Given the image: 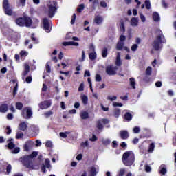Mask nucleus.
<instances>
[{"instance_id":"58","label":"nucleus","mask_w":176,"mask_h":176,"mask_svg":"<svg viewBox=\"0 0 176 176\" xmlns=\"http://www.w3.org/2000/svg\"><path fill=\"white\" fill-rule=\"evenodd\" d=\"M113 107H114L115 108H116V107H123V104L116 102L113 103Z\"/></svg>"},{"instance_id":"26","label":"nucleus","mask_w":176,"mask_h":176,"mask_svg":"<svg viewBox=\"0 0 176 176\" xmlns=\"http://www.w3.org/2000/svg\"><path fill=\"white\" fill-rule=\"evenodd\" d=\"M120 28L121 32H125V31H126V28L124 27V21H120Z\"/></svg>"},{"instance_id":"4","label":"nucleus","mask_w":176,"mask_h":176,"mask_svg":"<svg viewBox=\"0 0 176 176\" xmlns=\"http://www.w3.org/2000/svg\"><path fill=\"white\" fill-rule=\"evenodd\" d=\"M19 160L26 168H34V160H32L28 155L21 157Z\"/></svg>"},{"instance_id":"20","label":"nucleus","mask_w":176,"mask_h":176,"mask_svg":"<svg viewBox=\"0 0 176 176\" xmlns=\"http://www.w3.org/2000/svg\"><path fill=\"white\" fill-rule=\"evenodd\" d=\"M153 19L155 21H160V15L159 14L158 12H154L153 13Z\"/></svg>"},{"instance_id":"48","label":"nucleus","mask_w":176,"mask_h":176,"mask_svg":"<svg viewBox=\"0 0 176 176\" xmlns=\"http://www.w3.org/2000/svg\"><path fill=\"white\" fill-rule=\"evenodd\" d=\"M102 80V78L101 77V75L96 74V82H101Z\"/></svg>"},{"instance_id":"44","label":"nucleus","mask_w":176,"mask_h":176,"mask_svg":"<svg viewBox=\"0 0 176 176\" xmlns=\"http://www.w3.org/2000/svg\"><path fill=\"white\" fill-rule=\"evenodd\" d=\"M160 173L162 175H166V174L167 173V169L166 168L163 167L160 169Z\"/></svg>"},{"instance_id":"28","label":"nucleus","mask_w":176,"mask_h":176,"mask_svg":"<svg viewBox=\"0 0 176 176\" xmlns=\"http://www.w3.org/2000/svg\"><path fill=\"white\" fill-rule=\"evenodd\" d=\"M130 86L132 88L135 89V79L134 78H129Z\"/></svg>"},{"instance_id":"14","label":"nucleus","mask_w":176,"mask_h":176,"mask_svg":"<svg viewBox=\"0 0 176 176\" xmlns=\"http://www.w3.org/2000/svg\"><path fill=\"white\" fill-rule=\"evenodd\" d=\"M23 111H26V118L27 119H31V118H32V110L31 109V107H25Z\"/></svg>"},{"instance_id":"50","label":"nucleus","mask_w":176,"mask_h":176,"mask_svg":"<svg viewBox=\"0 0 176 176\" xmlns=\"http://www.w3.org/2000/svg\"><path fill=\"white\" fill-rule=\"evenodd\" d=\"M102 144L103 145H109V144H111V140H109V139H106V140H102Z\"/></svg>"},{"instance_id":"10","label":"nucleus","mask_w":176,"mask_h":176,"mask_svg":"<svg viewBox=\"0 0 176 176\" xmlns=\"http://www.w3.org/2000/svg\"><path fill=\"white\" fill-rule=\"evenodd\" d=\"M50 107H52V102L49 100L41 102L39 104L40 109H47V108H50Z\"/></svg>"},{"instance_id":"7","label":"nucleus","mask_w":176,"mask_h":176,"mask_svg":"<svg viewBox=\"0 0 176 176\" xmlns=\"http://www.w3.org/2000/svg\"><path fill=\"white\" fill-rule=\"evenodd\" d=\"M118 68L116 66H113L112 65H108L106 67V74L109 76H112L113 75H116L118 74Z\"/></svg>"},{"instance_id":"59","label":"nucleus","mask_w":176,"mask_h":176,"mask_svg":"<svg viewBox=\"0 0 176 176\" xmlns=\"http://www.w3.org/2000/svg\"><path fill=\"white\" fill-rule=\"evenodd\" d=\"M52 115H53V111H52L45 113V116L46 118H50V116H52Z\"/></svg>"},{"instance_id":"62","label":"nucleus","mask_w":176,"mask_h":176,"mask_svg":"<svg viewBox=\"0 0 176 176\" xmlns=\"http://www.w3.org/2000/svg\"><path fill=\"white\" fill-rule=\"evenodd\" d=\"M120 146H121V148H122V149H126V148H127V144H126V142H123L120 144Z\"/></svg>"},{"instance_id":"61","label":"nucleus","mask_w":176,"mask_h":176,"mask_svg":"<svg viewBox=\"0 0 176 176\" xmlns=\"http://www.w3.org/2000/svg\"><path fill=\"white\" fill-rule=\"evenodd\" d=\"M126 41V36L124 35H121L120 36V41L119 42H124Z\"/></svg>"},{"instance_id":"24","label":"nucleus","mask_w":176,"mask_h":176,"mask_svg":"<svg viewBox=\"0 0 176 176\" xmlns=\"http://www.w3.org/2000/svg\"><path fill=\"white\" fill-rule=\"evenodd\" d=\"M89 60H91L92 61L96 60V58H97V53H96V52L89 53Z\"/></svg>"},{"instance_id":"31","label":"nucleus","mask_w":176,"mask_h":176,"mask_svg":"<svg viewBox=\"0 0 176 176\" xmlns=\"http://www.w3.org/2000/svg\"><path fill=\"white\" fill-rule=\"evenodd\" d=\"M113 116H115V118H119V116H120V109H114Z\"/></svg>"},{"instance_id":"41","label":"nucleus","mask_w":176,"mask_h":176,"mask_svg":"<svg viewBox=\"0 0 176 176\" xmlns=\"http://www.w3.org/2000/svg\"><path fill=\"white\" fill-rule=\"evenodd\" d=\"M45 146L46 148H53V143L52 142V141L48 140L45 143Z\"/></svg>"},{"instance_id":"2","label":"nucleus","mask_w":176,"mask_h":176,"mask_svg":"<svg viewBox=\"0 0 176 176\" xmlns=\"http://www.w3.org/2000/svg\"><path fill=\"white\" fill-rule=\"evenodd\" d=\"M15 23L19 27L30 28L32 25V19L28 16H19L15 20Z\"/></svg>"},{"instance_id":"3","label":"nucleus","mask_w":176,"mask_h":176,"mask_svg":"<svg viewBox=\"0 0 176 176\" xmlns=\"http://www.w3.org/2000/svg\"><path fill=\"white\" fill-rule=\"evenodd\" d=\"M161 43H166V38H164L163 33L157 36L155 40L153 42V47L156 52L160 50V49L163 47V45H161Z\"/></svg>"},{"instance_id":"56","label":"nucleus","mask_w":176,"mask_h":176,"mask_svg":"<svg viewBox=\"0 0 176 176\" xmlns=\"http://www.w3.org/2000/svg\"><path fill=\"white\" fill-rule=\"evenodd\" d=\"M85 58H86V55L85 54V51H82V58L79 59V61L82 62Z\"/></svg>"},{"instance_id":"16","label":"nucleus","mask_w":176,"mask_h":176,"mask_svg":"<svg viewBox=\"0 0 176 176\" xmlns=\"http://www.w3.org/2000/svg\"><path fill=\"white\" fill-rule=\"evenodd\" d=\"M116 67L122 66V60L120 59V53L118 52L116 60Z\"/></svg>"},{"instance_id":"17","label":"nucleus","mask_w":176,"mask_h":176,"mask_svg":"<svg viewBox=\"0 0 176 176\" xmlns=\"http://www.w3.org/2000/svg\"><path fill=\"white\" fill-rule=\"evenodd\" d=\"M80 116L82 120H86V119H89V113L87 111H82L80 113Z\"/></svg>"},{"instance_id":"49","label":"nucleus","mask_w":176,"mask_h":176,"mask_svg":"<svg viewBox=\"0 0 176 176\" xmlns=\"http://www.w3.org/2000/svg\"><path fill=\"white\" fill-rule=\"evenodd\" d=\"M83 90H85V84L81 82L78 87V91H83Z\"/></svg>"},{"instance_id":"29","label":"nucleus","mask_w":176,"mask_h":176,"mask_svg":"<svg viewBox=\"0 0 176 176\" xmlns=\"http://www.w3.org/2000/svg\"><path fill=\"white\" fill-rule=\"evenodd\" d=\"M96 127L98 130H102V129H104V125L101 123V120H98L96 122Z\"/></svg>"},{"instance_id":"1","label":"nucleus","mask_w":176,"mask_h":176,"mask_svg":"<svg viewBox=\"0 0 176 176\" xmlns=\"http://www.w3.org/2000/svg\"><path fill=\"white\" fill-rule=\"evenodd\" d=\"M122 160L124 166H131L135 162V155L131 151H126L122 155Z\"/></svg>"},{"instance_id":"23","label":"nucleus","mask_w":176,"mask_h":176,"mask_svg":"<svg viewBox=\"0 0 176 176\" xmlns=\"http://www.w3.org/2000/svg\"><path fill=\"white\" fill-rule=\"evenodd\" d=\"M28 72H30V65L26 64L25 65L24 71L23 72V76H27V75H28Z\"/></svg>"},{"instance_id":"43","label":"nucleus","mask_w":176,"mask_h":176,"mask_svg":"<svg viewBox=\"0 0 176 176\" xmlns=\"http://www.w3.org/2000/svg\"><path fill=\"white\" fill-rule=\"evenodd\" d=\"M21 57H27L28 56V52L27 51L22 50L20 52Z\"/></svg>"},{"instance_id":"8","label":"nucleus","mask_w":176,"mask_h":176,"mask_svg":"<svg viewBox=\"0 0 176 176\" xmlns=\"http://www.w3.org/2000/svg\"><path fill=\"white\" fill-rule=\"evenodd\" d=\"M6 170L7 175H9L10 173H12V165L8 164L7 166L2 164H0V173H5Z\"/></svg>"},{"instance_id":"36","label":"nucleus","mask_w":176,"mask_h":176,"mask_svg":"<svg viewBox=\"0 0 176 176\" xmlns=\"http://www.w3.org/2000/svg\"><path fill=\"white\" fill-rule=\"evenodd\" d=\"M153 151H155V143H151L148 146V152L152 153Z\"/></svg>"},{"instance_id":"11","label":"nucleus","mask_w":176,"mask_h":176,"mask_svg":"<svg viewBox=\"0 0 176 176\" xmlns=\"http://www.w3.org/2000/svg\"><path fill=\"white\" fill-rule=\"evenodd\" d=\"M119 135L121 140H128V138L130 137V134H129V131H127V130L120 131Z\"/></svg>"},{"instance_id":"40","label":"nucleus","mask_w":176,"mask_h":176,"mask_svg":"<svg viewBox=\"0 0 176 176\" xmlns=\"http://www.w3.org/2000/svg\"><path fill=\"white\" fill-rule=\"evenodd\" d=\"M8 146L9 149H14V148L16 147V144H14L13 142H10L8 144Z\"/></svg>"},{"instance_id":"21","label":"nucleus","mask_w":176,"mask_h":176,"mask_svg":"<svg viewBox=\"0 0 176 176\" xmlns=\"http://www.w3.org/2000/svg\"><path fill=\"white\" fill-rule=\"evenodd\" d=\"M123 47H124V42L118 41L116 44V50H123Z\"/></svg>"},{"instance_id":"35","label":"nucleus","mask_w":176,"mask_h":176,"mask_svg":"<svg viewBox=\"0 0 176 176\" xmlns=\"http://www.w3.org/2000/svg\"><path fill=\"white\" fill-rule=\"evenodd\" d=\"M29 157L33 160L34 157H36L38 156V152L36 151H33L30 155H28Z\"/></svg>"},{"instance_id":"6","label":"nucleus","mask_w":176,"mask_h":176,"mask_svg":"<svg viewBox=\"0 0 176 176\" xmlns=\"http://www.w3.org/2000/svg\"><path fill=\"white\" fill-rule=\"evenodd\" d=\"M3 8L4 9V12L7 16H12L13 14V10L10 8V4H9V0H3Z\"/></svg>"},{"instance_id":"18","label":"nucleus","mask_w":176,"mask_h":176,"mask_svg":"<svg viewBox=\"0 0 176 176\" xmlns=\"http://www.w3.org/2000/svg\"><path fill=\"white\" fill-rule=\"evenodd\" d=\"M131 25L132 27H137L138 25V18L133 17L131 20Z\"/></svg>"},{"instance_id":"47","label":"nucleus","mask_w":176,"mask_h":176,"mask_svg":"<svg viewBox=\"0 0 176 176\" xmlns=\"http://www.w3.org/2000/svg\"><path fill=\"white\" fill-rule=\"evenodd\" d=\"M133 131L135 134H138V133H140V131H141V130L140 129V127L138 126H135L133 129Z\"/></svg>"},{"instance_id":"45","label":"nucleus","mask_w":176,"mask_h":176,"mask_svg":"<svg viewBox=\"0 0 176 176\" xmlns=\"http://www.w3.org/2000/svg\"><path fill=\"white\" fill-rule=\"evenodd\" d=\"M46 72H47V74H50L52 72V68L50 67L49 63H46Z\"/></svg>"},{"instance_id":"13","label":"nucleus","mask_w":176,"mask_h":176,"mask_svg":"<svg viewBox=\"0 0 176 176\" xmlns=\"http://www.w3.org/2000/svg\"><path fill=\"white\" fill-rule=\"evenodd\" d=\"M18 129L20 131H25L28 129V125H27L26 122H22L19 123Z\"/></svg>"},{"instance_id":"60","label":"nucleus","mask_w":176,"mask_h":176,"mask_svg":"<svg viewBox=\"0 0 176 176\" xmlns=\"http://www.w3.org/2000/svg\"><path fill=\"white\" fill-rule=\"evenodd\" d=\"M100 6H101V8H107V4L105 1H100Z\"/></svg>"},{"instance_id":"63","label":"nucleus","mask_w":176,"mask_h":176,"mask_svg":"<svg viewBox=\"0 0 176 176\" xmlns=\"http://www.w3.org/2000/svg\"><path fill=\"white\" fill-rule=\"evenodd\" d=\"M19 152H20V148L19 147L15 148L12 151V153H14V154H17V153H19Z\"/></svg>"},{"instance_id":"37","label":"nucleus","mask_w":176,"mask_h":176,"mask_svg":"<svg viewBox=\"0 0 176 176\" xmlns=\"http://www.w3.org/2000/svg\"><path fill=\"white\" fill-rule=\"evenodd\" d=\"M23 137H24V134L22 132H18L16 133L15 138L16 140H20V138H23Z\"/></svg>"},{"instance_id":"34","label":"nucleus","mask_w":176,"mask_h":176,"mask_svg":"<svg viewBox=\"0 0 176 176\" xmlns=\"http://www.w3.org/2000/svg\"><path fill=\"white\" fill-rule=\"evenodd\" d=\"M17 90H19V84L16 82L13 89V97H16V95L17 94Z\"/></svg>"},{"instance_id":"55","label":"nucleus","mask_w":176,"mask_h":176,"mask_svg":"<svg viewBox=\"0 0 176 176\" xmlns=\"http://www.w3.org/2000/svg\"><path fill=\"white\" fill-rule=\"evenodd\" d=\"M116 98H118V97L113 96H107V100H109L110 101H115V100H116Z\"/></svg>"},{"instance_id":"51","label":"nucleus","mask_w":176,"mask_h":176,"mask_svg":"<svg viewBox=\"0 0 176 176\" xmlns=\"http://www.w3.org/2000/svg\"><path fill=\"white\" fill-rule=\"evenodd\" d=\"M25 82L27 83H31V82H32V76H29L26 77Z\"/></svg>"},{"instance_id":"33","label":"nucleus","mask_w":176,"mask_h":176,"mask_svg":"<svg viewBox=\"0 0 176 176\" xmlns=\"http://www.w3.org/2000/svg\"><path fill=\"white\" fill-rule=\"evenodd\" d=\"M47 168H50L52 166L50 165V160L49 158L45 159V165Z\"/></svg>"},{"instance_id":"42","label":"nucleus","mask_w":176,"mask_h":176,"mask_svg":"<svg viewBox=\"0 0 176 176\" xmlns=\"http://www.w3.org/2000/svg\"><path fill=\"white\" fill-rule=\"evenodd\" d=\"M83 9H85V4H80L77 8V12H78V13H81Z\"/></svg>"},{"instance_id":"12","label":"nucleus","mask_w":176,"mask_h":176,"mask_svg":"<svg viewBox=\"0 0 176 176\" xmlns=\"http://www.w3.org/2000/svg\"><path fill=\"white\" fill-rule=\"evenodd\" d=\"M89 170V176H97V174L100 173V169L96 168V166H91Z\"/></svg>"},{"instance_id":"32","label":"nucleus","mask_w":176,"mask_h":176,"mask_svg":"<svg viewBox=\"0 0 176 176\" xmlns=\"http://www.w3.org/2000/svg\"><path fill=\"white\" fill-rule=\"evenodd\" d=\"M23 104L21 102H17L16 103V109H18V111H21L23 109Z\"/></svg>"},{"instance_id":"46","label":"nucleus","mask_w":176,"mask_h":176,"mask_svg":"<svg viewBox=\"0 0 176 176\" xmlns=\"http://www.w3.org/2000/svg\"><path fill=\"white\" fill-rule=\"evenodd\" d=\"M146 75H152V67H148L146 70Z\"/></svg>"},{"instance_id":"27","label":"nucleus","mask_w":176,"mask_h":176,"mask_svg":"<svg viewBox=\"0 0 176 176\" xmlns=\"http://www.w3.org/2000/svg\"><path fill=\"white\" fill-rule=\"evenodd\" d=\"M107 56H108V48L104 47L102 50V57H103V58H105Z\"/></svg>"},{"instance_id":"19","label":"nucleus","mask_w":176,"mask_h":176,"mask_svg":"<svg viewBox=\"0 0 176 176\" xmlns=\"http://www.w3.org/2000/svg\"><path fill=\"white\" fill-rule=\"evenodd\" d=\"M0 112L1 113H6V112H8V104H3L0 106Z\"/></svg>"},{"instance_id":"54","label":"nucleus","mask_w":176,"mask_h":176,"mask_svg":"<svg viewBox=\"0 0 176 176\" xmlns=\"http://www.w3.org/2000/svg\"><path fill=\"white\" fill-rule=\"evenodd\" d=\"M138 49V45H137V44H133V45L131 46V50H132V52H135Z\"/></svg>"},{"instance_id":"53","label":"nucleus","mask_w":176,"mask_h":176,"mask_svg":"<svg viewBox=\"0 0 176 176\" xmlns=\"http://www.w3.org/2000/svg\"><path fill=\"white\" fill-rule=\"evenodd\" d=\"M23 149L24 151H25L26 152H28V151H30V144H25L23 146Z\"/></svg>"},{"instance_id":"5","label":"nucleus","mask_w":176,"mask_h":176,"mask_svg":"<svg viewBox=\"0 0 176 176\" xmlns=\"http://www.w3.org/2000/svg\"><path fill=\"white\" fill-rule=\"evenodd\" d=\"M48 8V17L52 19L57 12V1H52L47 5Z\"/></svg>"},{"instance_id":"30","label":"nucleus","mask_w":176,"mask_h":176,"mask_svg":"<svg viewBox=\"0 0 176 176\" xmlns=\"http://www.w3.org/2000/svg\"><path fill=\"white\" fill-rule=\"evenodd\" d=\"M68 134H71V132L69 131L60 132L59 133V135L62 137V138H67V137H68Z\"/></svg>"},{"instance_id":"15","label":"nucleus","mask_w":176,"mask_h":176,"mask_svg":"<svg viewBox=\"0 0 176 176\" xmlns=\"http://www.w3.org/2000/svg\"><path fill=\"white\" fill-rule=\"evenodd\" d=\"M103 21L104 19H102V16L98 15L96 16L94 20V23H96L97 25H100V24H102Z\"/></svg>"},{"instance_id":"22","label":"nucleus","mask_w":176,"mask_h":176,"mask_svg":"<svg viewBox=\"0 0 176 176\" xmlns=\"http://www.w3.org/2000/svg\"><path fill=\"white\" fill-rule=\"evenodd\" d=\"M124 119L126 120V122H130L133 119V115H131L130 112H126L124 114Z\"/></svg>"},{"instance_id":"52","label":"nucleus","mask_w":176,"mask_h":176,"mask_svg":"<svg viewBox=\"0 0 176 176\" xmlns=\"http://www.w3.org/2000/svg\"><path fill=\"white\" fill-rule=\"evenodd\" d=\"M75 20H76V14H74L72 16L71 24H75Z\"/></svg>"},{"instance_id":"39","label":"nucleus","mask_w":176,"mask_h":176,"mask_svg":"<svg viewBox=\"0 0 176 176\" xmlns=\"http://www.w3.org/2000/svg\"><path fill=\"white\" fill-rule=\"evenodd\" d=\"M146 9H151V1L149 0H146L144 1Z\"/></svg>"},{"instance_id":"25","label":"nucleus","mask_w":176,"mask_h":176,"mask_svg":"<svg viewBox=\"0 0 176 176\" xmlns=\"http://www.w3.org/2000/svg\"><path fill=\"white\" fill-rule=\"evenodd\" d=\"M81 100H82V104H84V105H87L88 102H89V98L87 97V96L83 95L81 98Z\"/></svg>"},{"instance_id":"64","label":"nucleus","mask_w":176,"mask_h":176,"mask_svg":"<svg viewBox=\"0 0 176 176\" xmlns=\"http://www.w3.org/2000/svg\"><path fill=\"white\" fill-rule=\"evenodd\" d=\"M155 86H156V87H162V81H157L155 82Z\"/></svg>"},{"instance_id":"9","label":"nucleus","mask_w":176,"mask_h":176,"mask_svg":"<svg viewBox=\"0 0 176 176\" xmlns=\"http://www.w3.org/2000/svg\"><path fill=\"white\" fill-rule=\"evenodd\" d=\"M43 28L45 32H50L52 28H50V23H49V19L47 18H44L43 19Z\"/></svg>"},{"instance_id":"38","label":"nucleus","mask_w":176,"mask_h":176,"mask_svg":"<svg viewBox=\"0 0 176 176\" xmlns=\"http://www.w3.org/2000/svg\"><path fill=\"white\" fill-rule=\"evenodd\" d=\"M31 39L32 41H33L34 43H38L39 41H38V39L35 37V34L32 33L31 34Z\"/></svg>"},{"instance_id":"57","label":"nucleus","mask_w":176,"mask_h":176,"mask_svg":"<svg viewBox=\"0 0 176 176\" xmlns=\"http://www.w3.org/2000/svg\"><path fill=\"white\" fill-rule=\"evenodd\" d=\"M124 173H126V170L124 168H122L119 171V176H123L124 175Z\"/></svg>"}]
</instances>
